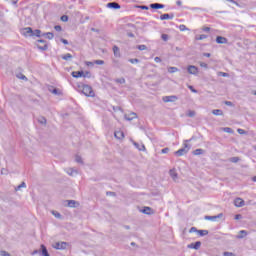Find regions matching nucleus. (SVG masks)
<instances>
[{"label": "nucleus", "instance_id": "obj_1", "mask_svg": "<svg viewBox=\"0 0 256 256\" xmlns=\"http://www.w3.org/2000/svg\"><path fill=\"white\" fill-rule=\"evenodd\" d=\"M183 146V148L174 152V155H176V157H183V155H187V153H189V150L191 149V146L189 145V140H185Z\"/></svg>", "mask_w": 256, "mask_h": 256}, {"label": "nucleus", "instance_id": "obj_2", "mask_svg": "<svg viewBox=\"0 0 256 256\" xmlns=\"http://www.w3.org/2000/svg\"><path fill=\"white\" fill-rule=\"evenodd\" d=\"M82 93L86 97H95V92L93 91V88L89 85L82 86Z\"/></svg>", "mask_w": 256, "mask_h": 256}, {"label": "nucleus", "instance_id": "obj_3", "mask_svg": "<svg viewBox=\"0 0 256 256\" xmlns=\"http://www.w3.org/2000/svg\"><path fill=\"white\" fill-rule=\"evenodd\" d=\"M72 77H74L75 79H79V77H91V72L86 71H73L72 72Z\"/></svg>", "mask_w": 256, "mask_h": 256}, {"label": "nucleus", "instance_id": "obj_4", "mask_svg": "<svg viewBox=\"0 0 256 256\" xmlns=\"http://www.w3.org/2000/svg\"><path fill=\"white\" fill-rule=\"evenodd\" d=\"M36 47L40 49V51H47V49H49V46L47 45V41L45 40H38L36 43Z\"/></svg>", "mask_w": 256, "mask_h": 256}, {"label": "nucleus", "instance_id": "obj_5", "mask_svg": "<svg viewBox=\"0 0 256 256\" xmlns=\"http://www.w3.org/2000/svg\"><path fill=\"white\" fill-rule=\"evenodd\" d=\"M22 35H24V37H33L35 33H33V29L31 27H26L23 28Z\"/></svg>", "mask_w": 256, "mask_h": 256}, {"label": "nucleus", "instance_id": "obj_6", "mask_svg": "<svg viewBox=\"0 0 256 256\" xmlns=\"http://www.w3.org/2000/svg\"><path fill=\"white\" fill-rule=\"evenodd\" d=\"M162 101H164V103H173L177 101V96H164Z\"/></svg>", "mask_w": 256, "mask_h": 256}, {"label": "nucleus", "instance_id": "obj_7", "mask_svg": "<svg viewBox=\"0 0 256 256\" xmlns=\"http://www.w3.org/2000/svg\"><path fill=\"white\" fill-rule=\"evenodd\" d=\"M187 69L190 75H197V73H199V68H197L196 66L190 65Z\"/></svg>", "mask_w": 256, "mask_h": 256}, {"label": "nucleus", "instance_id": "obj_8", "mask_svg": "<svg viewBox=\"0 0 256 256\" xmlns=\"http://www.w3.org/2000/svg\"><path fill=\"white\" fill-rule=\"evenodd\" d=\"M235 207H243L245 205V200L243 198H236L234 200Z\"/></svg>", "mask_w": 256, "mask_h": 256}, {"label": "nucleus", "instance_id": "obj_9", "mask_svg": "<svg viewBox=\"0 0 256 256\" xmlns=\"http://www.w3.org/2000/svg\"><path fill=\"white\" fill-rule=\"evenodd\" d=\"M55 249H66L67 248V242H58L54 245Z\"/></svg>", "mask_w": 256, "mask_h": 256}, {"label": "nucleus", "instance_id": "obj_10", "mask_svg": "<svg viewBox=\"0 0 256 256\" xmlns=\"http://www.w3.org/2000/svg\"><path fill=\"white\" fill-rule=\"evenodd\" d=\"M200 248H201V242H199V241L188 245V249H196L197 250Z\"/></svg>", "mask_w": 256, "mask_h": 256}, {"label": "nucleus", "instance_id": "obj_11", "mask_svg": "<svg viewBox=\"0 0 256 256\" xmlns=\"http://www.w3.org/2000/svg\"><path fill=\"white\" fill-rule=\"evenodd\" d=\"M107 7L110 9H121V5H119L117 2H110L107 4Z\"/></svg>", "mask_w": 256, "mask_h": 256}, {"label": "nucleus", "instance_id": "obj_12", "mask_svg": "<svg viewBox=\"0 0 256 256\" xmlns=\"http://www.w3.org/2000/svg\"><path fill=\"white\" fill-rule=\"evenodd\" d=\"M125 119H127V121H133V119H137V114L135 112H131L130 114H126Z\"/></svg>", "mask_w": 256, "mask_h": 256}, {"label": "nucleus", "instance_id": "obj_13", "mask_svg": "<svg viewBox=\"0 0 256 256\" xmlns=\"http://www.w3.org/2000/svg\"><path fill=\"white\" fill-rule=\"evenodd\" d=\"M216 43H218L219 45H223V44L227 43V38H225L223 36H218V37H216Z\"/></svg>", "mask_w": 256, "mask_h": 256}, {"label": "nucleus", "instance_id": "obj_14", "mask_svg": "<svg viewBox=\"0 0 256 256\" xmlns=\"http://www.w3.org/2000/svg\"><path fill=\"white\" fill-rule=\"evenodd\" d=\"M116 139H124L125 138V134L123 133V131L118 130L114 133Z\"/></svg>", "mask_w": 256, "mask_h": 256}, {"label": "nucleus", "instance_id": "obj_15", "mask_svg": "<svg viewBox=\"0 0 256 256\" xmlns=\"http://www.w3.org/2000/svg\"><path fill=\"white\" fill-rule=\"evenodd\" d=\"M165 7V5L163 4H159V3H154L150 5L151 9H163Z\"/></svg>", "mask_w": 256, "mask_h": 256}, {"label": "nucleus", "instance_id": "obj_16", "mask_svg": "<svg viewBox=\"0 0 256 256\" xmlns=\"http://www.w3.org/2000/svg\"><path fill=\"white\" fill-rule=\"evenodd\" d=\"M142 213H145V215H152L153 210L151 209V207H144Z\"/></svg>", "mask_w": 256, "mask_h": 256}, {"label": "nucleus", "instance_id": "obj_17", "mask_svg": "<svg viewBox=\"0 0 256 256\" xmlns=\"http://www.w3.org/2000/svg\"><path fill=\"white\" fill-rule=\"evenodd\" d=\"M62 59L64 61H69V59H73V55H71L70 53L64 54L62 55Z\"/></svg>", "mask_w": 256, "mask_h": 256}, {"label": "nucleus", "instance_id": "obj_18", "mask_svg": "<svg viewBox=\"0 0 256 256\" xmlns=\"http://www.w3.org/2000/svg\"><path fill=\"white\" fill-rule=\"evenodd\" d=\"M161 21H166L167 19H173L172 16H170L169 14H163L160 16Z\"/></svg>", "mask_w": 256, "mask_h": 256}, {"label": "nucleus", "instance_id": "obj_19", "mask_svg": "<svg viewBox=\"0 0 256 256\" xmlns=\"http://www.w3.org/2000/svg\"><path fill=\"white\" fill-rule=\"evenodd\" d=\"M205 153V150L203 149H196L193 151V155H203Z\"/></svg>", "mask_w": 256, "mask_h": 256}, {"label": "nucleus", "instance_id": "obj_20", "mask_svg": "<svg viewBox=\"0 0 256 256\" xmlns=\"http://www.w3.org/2000/svg\"><path fill=\"white\" fill-rule=\"evenodd\" d=\"M198 235H200V237H204V235H209V231L207 230H198Z\"/></svg>", "mask_w": 256, "mask_h": 256}, {"label": "nucleus", "instance_id": "obj_21", "mask_svg": "<svg viewBox=\"0 0 256 256\" xmlns=\"http://www.w3.org/2000/svg\"><path fill=\"white\" fill-rule=\"evenodd\" d=\"M219 217H223V214H220L218 216H208L206 219H209V221H215V219H219Z\"/></svg>", "mask_w": 256, "mask_h": 256}, {"label": "nucleus", "instance_id": "obj_22", "mask_svg": "<svg viewBox=\"0 0 256 256\" xmlns=\"http://www.w3.org/2000/svg\"><path fill=\"white\" fill-rule=\"evenodd\" d=\"M196 41H203V39H207V35L201 34L199 36H196Z\"/></svg>", "mask_w": 256, "mask_h": 256}, {"label": "nucleus", "instance_id": "obj_23", "mask_svg": "<svg viewBox=\"0 0 256 256\" xmlns=\"http://www.w3.org/2000/svg\"><path fill=\"white\" fill-rule=\"evenodd\" d=\"M170 177H172V179H177V172L175 169L170 170Z\"/></svg>", "mask_w": 256, "mask_h": 256}, {"label": "nucleus", "instance_id": "obj_24", "mask_svg": "<svg viewBox=\"0 0 256 256\" xmlns=\"http://www.w3.org/2000/svg\"><path fill=\"white\" fill-rule=\"evenodd\" d=\"M41 248H42V254L44 256H49V252H47V248H45V245H41Z\"/></svg>", "mask_w": 256, "mask_h": 256}, {"label": "nucleus", "instance_id": "obj_25", "mask_svg": "<svg viewBox=\"0 0 256 256\" xmlns=\"http://www.w3.org/2000/svg\"><path fill=\"white\" fill-rule=\"evenodd\" d=\"M222 131H224V133H230V134H233V129H231L230 127L222 128Z\"/></svg>", "mask_w": 256, "mask_h": 256}, {"label": "nucleus", "instance_id": "obj_26", "mask_svg": "<svg viewBox=\"0 0 256 256\" xmlns=\"http://www.w3.org/2000/svg\"><path fill=\"white\" fill-rule=\"evenodd\" d=\"M177 71H179V69H177V67H169L168 68V73H177Z\"/></svg>", "mask_w": 256, "mask_h": 256}, {"label": "nucleus", "instance_id": "obj_27", "mask_svg": "<svg viewBox=\"0 0 256 256\" xmlns=\"http://www.w3.org/2000/svg\"><path fill=\"white\" fill-rule=\"evenodd\" d=\"M178 29H179L180 31H189V28H187V26H185V24H181V25L178 27Z\"/></svg>", "mask_w": 256, "mask_h": 256}, {"label": "nucleus", "instance_id": "obj_28", "mask_svg": "<svg viewBox=\"0 0 256 256\" xmlns=\"http://www.w3.org/2000/svg\"><path fill=\"white\" fill-rule=\"evenodd\" d=\"M239 233H240V236H238L239 239H243V237H246L247 235V231L245 230H241Z\"/></svg>", "mask_w": 256, "mask_h": 256}, {"label": "nucleus", "instance_id": "obj_29", "mask_svg": "<svg viewBox=\"0 0 256 256\" xmlns=\"http://www.w3.org/2000/svg\"><path fill=\"white\" fill-rule=\"evenodd\" d=\"M213 115H223V111H221L220 109H216L212 111Z\"/></svg>", "mask_w": 256, "mask_h": 256}, {"label": "nucleus", "instance_id": "obj_30", "mask_svg": "<svg viewBox=\"0 0 256 256\" xmlns=\"http://www.w3.org/2000/svg\"><path fill=\"white\" fill-rule=\"evenodd\" d=\"M76 204L77 202H75V200L68 201V207H75Z\"/></svg>", "mask_w": 256, "mask_h": 256}, {"label": "nucleus", "instance_id": "obj_31", "mask_svg": "<svg viewBox=\"0 0 256 256\" xmlns=\"http://www.w3.org/2000/svg\"><path fill=\"white\" fill-rule=\"evenodd\" d=\"M94 65H105V61L103 60H95Z\"/></svg>", "mask_w": 256, "mask_h": 256}, {"label": "nucleus", "instance_id": "obj_32", "mask_svg": "<svg viewBox=\"0 0 256 256\" xmlns=\"http://www.w3.org/2000/svg\"><path fill=\"white\" fill-rule=\"evenodd\" d=\"M61 21H63L64 23H67L69 21V17L67 15H63L61 16Z\"/></svg>", "mask_w": 256, "mask_h": 256}, {"label": "nucleus", "instance_id": "obj_33", "mask_svg": "<svg viewBox=\"0 0 256 256\" xmlns=\"http://www.w3.org/2000/svg\"><path fill=\"white\" fill-rule=\"evenodd\" d=\"M113 53H114V55H119V47L118 46L113 47Z\"/></svg>", "mask_w": 256, "mask_h": 256}, {"label": "nucleus", "instance_id": "obj_34", "mask_svg": "<svg viewBox=\"0 0 256 256\" xmlns=\"http://www.w3.org/2000/svg\"><path fill=\"white\" fill-rule=\"evenodd\" d=\"M231 163H239V157L230 158Z\"/></svg>", "mask_w": 256, "mask_h": 256}, {"label": "nucleus", "instance_id": "obj_35", "mask_svg": "<svg viewBox=\"0 0 256 256\" xmlns=\"http://www.w3.org/2000/svg\"><path fill=\"white\" fill-rule=\"evenodd\" d=\"M218 76L219 77H229V74H227L225 72H218Z\"/></svg>", "mask_w": 256, "mask_h": 256}, {"label": "nucleus", "instance_id": "obj_36", "mask_svg": "<svg viewBox=\"0 0 256 256\" xmlns=\"http://www.w3.org/2000/svg\"><path fill=\"white\" fill-rule=\"evenodd\" d=\"M198 231L199 230H197L196 227H192V228H190L189 233H198Z\"/></svg>", "mask_w": 256, "mask_h": 256}, {"label": "nucleus", "instance_id": "obj_37", "mask_svg": "<svg viewBox=\"0 0 256 256\" xmlns=\"http://www.w3.org/2000/svg\"><path fill=\"white\" fill-rule=\"evenodd\" d=\"M137 48L139 49V51H145V49H147V46L139 45Z\"/></svg>", "mask_w": 256, "mask_h": 256}, {"label": "nucleus", "instance_id": "obj_38", "mask_svg": "<svg viewBox=\"0 0 256 256\" xmlns=\"http://www.w3.org/2000/svg\"><path fill=\"white\" fill-rule=\"evenodd\" d=\"M46 36L48 37V39H53V37H55V35L51 32L46 33Z\"/></svg>", "mask_w": 256, "mask_h": 256}, {"label": "nucleus", "instance_id": "obj_39", "mask_svg": "<svg viewBox=\"0 0 256 256\" xmlns=\"http://www.w3.org/2000/svg\"><path fill=\"white\" fill-rule=\"evenodd\" d=\"M162 39H163V41H168L169 40V35H167V34H162Z\"/></svg>", "mask_w": 256, "mask_h": 256}, {"label": "nucleus", "instance_id": "obj_40", "mask_svg": "<svg viewBox=\"0 0 256 256\" xmlns=\"http://www.w3.org/2000/svg\"><path fill=\"white\" fill-rule=\"evenodd\" d=\"M17 77H18V79H22V80L27 81V77L25 75H23V74H20Z\"/></svg>", "mask_w": 256, "mask_h": 256}, {"label": "nucleus", "instance_id": "obj_41", "mask_svg": "<svg viewBox=\"0 0 256 256\" xmlns=\"http://www.w3.org/2000/svg\"><path fill=\"white\" fill-rule=\"evenodd\" d=\"M237 132L239 133V135H245V130L238 128Z\"/></svg>", "mask_w": 256, "mask_h": 256}, {"label": "nucleus", "instance_id": "obj_42", "mask_svg": "<svg viewBox=\"0 0 256 256\" xmlns=\"http://www.w3.org/2000/svg\"><path fill=\"white\" fill-rule=\"evenodd\" d=\"M85 65H86L87 67H92V65H95V62L86 61V62H85Z\"/></svg>", "mask_w": 256, "mask_h": 256}, {"label": "nucleus", "instance_id": "obj_43", "mask_svg": "<svg viewBox=\"0 0 256 256\" xmlns=\"http://www.w3.org/2000/svg\"><path fill=\"white\" fill-rule=\"evenodd\" d=\"M223 255L224 256H235V254L233 252H224Z\"/></svg>", "mask_w": 256, "mask_h": 256}, {"label": "nucleus", "instance_id": "obj_44", "mask_svg": "<svg viewBox=\"0 0 256 256\" xmlns=\"http://www.w3.org/2000/svg\"><path fill=\"white\" fill-rule=\"evenodd\" d=\"M0 255H2V256H11V254H9L7 251H1Z\"/></svg>", "mask_w": 256, "mask_h": 256}, {"label": "nucleus", "instance_id": "obj_45", "mask_svg": "<svg viewBox=\"0 0 256 256\" xmlns=\"http://www.w3.org/2000/svg\"><path fill=\"white\" fill-rule=\"evenodd\" d=\"M202 31H204L205 33H209V31H211L210 27H203Z\"/></svg>", "mask_w": 256, "mask_h": 256}, {"label": "nucleus", "instance_id": "obj_46", "mask_svg": "<svg viewBox=\"0 0 256 256\" xmlns=\"http://www.w3.org/2000/svg\"><path fill=\"white\" fill-rule=\"evenodd\" d=\"M21 187H26L25 182H22L21 185L17 186L16 191H19Z\"/></svg>", "mask_w": 256, "mask_h": 256}, {"label": "nucleus", "instance_id": "obj_47", "mask_svg": "<svg viewBox=\"0 0 256 256\" xmlns=\"http://www.w3.org/2000/svg\"><path fill=\"white\" fill-rule=\"evenodd\" d=\"M130 63L135 64L139 62V59L135 58V59H130L129 60Z\"/></svg>", "mask_w": 256, "mask_h": 256}, {"label": "nucleus", "instance_id": "obj_48", "mask_svg": "<svg viewBox=\"0 0 256 256\" xmlns=\"http://www.w3.org/2000/svg\"><path fill=\"white\" fill-rule=\"evenodd\" d=\"M53 215H55L58 219L61 218V214L59 212H52Z\"/></svg>", "mask_w": 256, "mask_h": 256}, {"label": "nucleus", "instance_id": "obj_49", "mask_svg": "<svg viewBox=\"0 0 256 256\" xmlns=\"http://www.w3.org/2000/svg\"><path fill=\"white\" fill-rule=\"evenodd\" d=\"M36 37H41V30H35Z\"/></svg>", "mask_w": 256, "mask_h": 256}, {"label": "nucleus", "instance_id": "obj_50", "mask_svg": "<svg viewBox=\"0 0 256 256\" xmlns=\"http://www.w3.org/2000/svg\"><path fill=\"white\" fill-rule=\"evenodd\" d=\"M116 83H125V78L117 79Z\"/></svg>", "mask_w": 256, "mask_h": 256}, {"label": "nucleus", "instance_id": "obj_51", "mask_svg": "<svg viewBox=\"0 0 256 256\" xmlns=\"http://www.w3.org/2000/svg\"><path fill=\"white\" fill-rule=\"evenodd\" d=\"M200 67H204L205 69H207V63L205 62H200Z\"/></svg>", "mask_w": 256, "mask_h": 256}, {"label": "nucleus", "instance_id": "obj_52", "mask_svg": "<svg viewBox=\"0 0 256 256\" xmlns=\"http://www.w3.org/2000/svg\"><path fill=\"white\" fill-rule=\"evenodd\" d=\"M188 89H190V91H192V93H197V90H195V88H193V86H188Z\"/></svg>", "mask_w": 256, "mask_h": 256}, {"label": "nucleus", "instance_id": "obj_53", "mask_svg": "<svg viewBox=\"0 0 256 256\" xmlns=\"http://www.w3.org/2000/svg\"><path fill=\"white\" fill-rule=\"evenodd\" d=\"M161 153H169V148H164L161 150Z\"/></svg>", "mask_w": 256, "mask_h": 256}, {"label": "nucleus", "instance_id": "obj_54", "mask_svg": "<svg viewBox=\"0 0 256 256\" xmlns=\"http://www.w3.org/2000/svg\"><path fill=\"white\" fill-rule=\"evenodd\" d=\"M154 61H155L156 63H161V58L155 57V58H154Z\"/></svg>", "mask_w": 256, "mask_h": 256}, {"label": "nucleus", "instance_id": "obj_55", "mask_svg": "<svg viewBox=\"0 0 256 256\" xmlns=\"http://www.w3.org/2000/svg\"><path fill=\"white\" fill-rule=\"evenodd\" d=\"M61 41L64 45H69V41H67L66 39H61Z\"/></svg>", "mask_w": 256, "mask_h": 256}, {"label": "nucleus", "instance_id": "obj_56", "mask_svg": "<svg viewBox=\"0 0 256 256\" xmlns=\"http://www.w3.org/2000/svg\"><path fill=\"white\" fill-rule=\"evenodd\" d=\"M55 31H61V26L60 25H57L54 27Z\"/></svg>", "mask_w": 256, "mask_h": 256}, {"label": "nucleus", "instance_id": "obj_57", "mask_svg": "<svg viewBox=\"0 0 256 256\" xmlns=\"http://www.w3.org/2000/svg\"><path fill=\"white\" fill-rule=\"evenodd\" d=\"M226 1H228L229 3H233L234 5H239L236 1H234V0H226Z\"/></svg>", "mask_w": 256, "mask_h": 256}, {"label": "nucleus", "instance_id": "obj_58", "mask_svg": "<svg viewBox=\"0 0 256 256\" xmlns=\"http://www.w3.org/2000/svg\"><path fill=\"white\" fill-rule=\"evenodd\" d=\"M225 105L231 106V105H233V103H231L230 101H226Z\"/></svg>", "mask_w": 256, "mask_h": 256}, {"label": "nucleus", "instance_id": "obj_59", "mask_svg": "<svg viewBox=\"0 0 256 256\" xmlns=\"http://www.w3.org/2000/svg\"><path fill=\"white\" fill-rule=\"evenodd\" d=\"M235 219H236V220L241 219V215H240V214L236 215V216H235Z\"/></svg>", "mask_w": 256, "mask_h": 256}, {"label": "nucleus", "instance_id": "obj_60", "mask_svg": "<svg viewBox=\"0 0 256 256\" xmlns=\"http://www.w3.org/2000/svg\"><path fill=\"white\" fill-rule=\"evenodd\" d=\"M203 55H204V57H211L210 53H204Z\"/></svg>", "mask_w": 256, "mask_h": 256}, {"label": "nucleus", "instance_id": "obj_61", "mask_svg": "<svg viewBox=\"0 0 256 256\" xmlns=\"http://www.w3.org/2000/svg\"><path fill=\"white\" fill-rule=\"evenodd\" d=\"M195 115V112H190L189 117H193Z\"/></svg>", "mask_w": 256, "mask_h": 256}, {"label": "nucleus", "instance_id": "obj_62", "mask_svg": "<svg viewBox=\"0 0 256 256\" xmlns=\"http://www.w3.org/2000/svg\"><path fill=\"white\" fill-rule=\"evenodd\" d=\"M91 31L99 32V30H96L95 28H92Z\"/></svg>", "mask_w": 256, "mask_h": 256}, {"label": "nucleus", "instance_id": "obj_63", "mask_svg": "<svg viewBox=\"0 0 256 256\" xmlns=\"http://www.w3.org/2000/svg\"><path fill=\"white\" fill-rule=\"evenodd\" d=\"M252 180H253L254 182H256V176H254V177L252 178Z\"/></svg>", "mask_w": 256, "mask_h": 256}, {"label": "nucleus", "instance_id": "obj_64", "mask_svg": "<svg viewBox=\"0 0 256 256\" xmlns=\"http://www.w3.org/2000/svg\"><path fill=\"white\" fill-rule=\"evenodd\" d=\"M142 9H147V6H143Z\"/></svg>", "mask_w": 256, "mask_h": 256}]
</instances>
